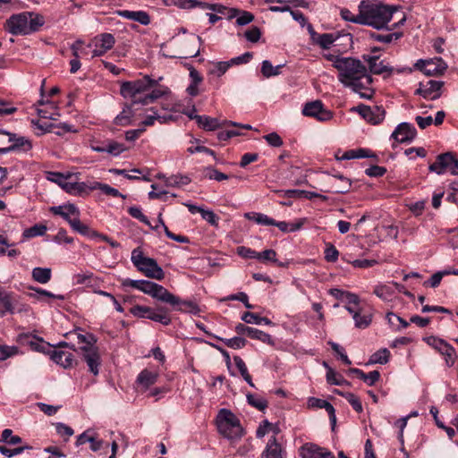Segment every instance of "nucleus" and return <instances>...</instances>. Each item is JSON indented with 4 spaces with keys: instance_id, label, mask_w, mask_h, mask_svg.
Instances as JSON below:
<instances>
[{
    "instance_id": "nucleus-60",
    "label": "nucleus",
    "mask_w": 458,
    "mask_h": 458,
    "mask_svg": "<svg viewBox=\"0 0 458 458\" xmlns=\"http://www.w3.org/2000/svg\"><path fill=\"white\" fill-rule=\"evenodd\" d=\"M19 353L16 346L0 345V360H4Z\"/></svg>"
},
{
    "instance_id": "nucleus-6",
    "label": "nucleus",
    "mask_w": 458,
    "mask_h": 458,
    "mask_svg": "<svg viewBox=\"0 0 458 458\" xmlns=\"http://www.w3.org/2000/svg\"><path fill=\"white\" fill-rule=\"evenodd\" d=\"M216 423L219 433L231 441L238 440L243 436L239 419L229 410L219 411Z\"/></svg>"
},
{
    "instance_id": "nucleus-27",
    "label": "nucleus",
    "mask_w": 458,
    "mask_h": 458,
    "mask_svg": "<svg viewBox=\"0 0 458 458\" xmlns=\"http://www.w3.org/2000/svg\"><path fill=\"white\" fill-rule=\"evenodd\" d=\"M136 105L137 104H133V102H131L130 105L124 106L123 111L114 118L115 124L120 126L130 125L132 122V117L134 116Z\"/></svg>"
},
{
    "instance_id": "nucleus-49",
    "label": "nucleus",
    "mask_w": 458,
    "mask_h": 458,
    "mask_svg": "<svg viewBox=\"0 0 458 458\" xmlns=\"http://www.w3.org/2000/svg\"><path fill=\"white\" fill-rule=\"evenodd\" d=\"M402 37V33L394 32L388 34H380L377 32H371L370 38L375 41L382 42V43H391L394 39H398Z\"/></svg>"
},
{
    "instance_id": "nucleus-9",
    "label": "nucleus",
    "mask_w": 458,
    "mask_h": 458,
    "mask_svg": "<svg viewBox=\"0 0 458 458\" xmlns=\"http://www.w3.org/2000/svg\"><path fill=\"white\" fill-rule=\"evenodd\" d=\"M83 360L87 363L89 370L95 376L99 373L100 355L97 346L84 345L80 348Z\"/></svg>"
},
{
    "instance_id": "nucleus-62",
    "label": "nucleus",
    "mask_w": 458,
    "mask_h": 458,
    "mask_svg": "<svg viewBox=\"0 0 458 458\" xmlns=\"http://www.w3.org/2000/svg\"><path fill=\"white\" fill-rule=\"evenodd\" d=\"M262 262H276V252L274 250H265L261 252H258L257 259Z\"/></svg>"
},
{
    "instance_id": "nucleus-12",
    "label": "nucleus",
    "mask_w": 458,
    "mask_h": 458,
    "mask_svg": "<svg viewBox=\"0 0 458 458\" xmlns=\"http://www.w3.org/2000/svg\"><path fill=\"white\" fill-rule=\"evenodd\" d=\"M174 4L179 7L184 9H191L195 7H200L201 9H208L222 15H225L227 11V7L220 4H207L204 2H199L198 0H175Z\"/></svg>"
},
{
    "instance_id": "nucleus-4",
    "label": "nucleus",
    "mask_w": 458,
    "mask_h": 458,
    "mask_svg": "<svg viewBox=\"0 0 458 458\" xmlns=\"http://www.w3.org/2000/svg\"><path fill=\"white\" fill-rule=\"evenodd\" d=\"M44 24V18L31 12L12 15L5 22L6 30L13 35H28Z\"/></svg>"
},
{
    "instance_id": "nucleus-59",
    "label": "nucleus",
    "mask_w": 458,
    "mask_h": 458,
    "mask_svg": "<svg viewBox=\"0 0 458 458\" xmlns=\"http://www.w3.org/2000/svg\"><path fill=\"white\" fill-rule=\"evenodd\" d=\"M374 293L384 301H388L393 295V291L387 285H377L374 289Z\"/></svg>"
},
{
    "instance_id": "nucleus-53",
    "label": "nucleus",
    "mask_w": 458,
    "mask_h": 458,
    "mask_svg": "<svg viewBox=\"0 0 458 458\" xmlns=\"http://www.w3.org/2000/svg\"><path fill=\"white\" fill-rule=\"evenodd\" d=\"M336 37L332 33L318 35L316 43L322 48L327 49L335 41Z\"/></svg>"
},
{
    "instance_id": "nucleus-55",
    "label": "nucleus",
    "mask_w": 458,
    "mask_h": 458,
    "mask_svg": "<svg viewBox=\"0 0 458 458\" xmlns=\"http://www.w3.org/2000/svg\"><path fill=\"white\" fill-rule=\"evenodd\" d=\"M15 299L12 298L10 295L7 294L0 297V302L4 308V310L1 311V314L4 315L6 312H9L11 314L15 313Z\"/></svg>"
},
{
    "instance_id": "nucleus-42",
    "label": "nucleus",
    "mask_w": 458,
    "mask_h": 458,
    "mask_svg": "<svg viewBox=\"0 0 458 458\" xmlns=\"http://www.w3.org/2000/svg\"><path fill=\"white\" fill-rule=\"evenodd\" d=\"M75 284H85L87 287H93L97 283V278L93 273H80L73 276Z\"/></svg>"
},
{
    "instance_id": "nucleus-2",
    "label": "nucleus",
    "mask_w": 458,
    "mask_h": 458,
    "mask_svg": "<svg viewBox=\"0 0 458 458\" xmlns=\"http://www.w3.org/2000/svg\"><path fill=\"white\" fill-rule=\"evenodd\" d=\"M157 81L146 75L132 81H125L121 85L120 92L125 98H131L133 104L148 105L168 93L165 87L154 88Z\"/></svg>"
},
{
    "instance_id": "nucleus-46",
    "label": "nucleus",
    "mask_w": 458,
    "mask_h": 458,
    "mask_svg": "<svg viewBox=\"0 0 458 458\" xmlns=\"http://www.w3.org/2000/svg\"><path fill=\"white\" fill-rule=\"evenodd\" d=\"M151 114H148L142 121V128L153 125L155 121H158L160 123H164L167 121V119L171 118V116L159 115L157 111L155 109H151Z\"/></svg>"
},
{
    "instance_id": "nucleus-29",
    "label": "nucleus",
    "mask_w": 458,
    "mask_h": 458,
    "mask_svg": "<svg viewBox=\"0 0 458 458\" xmlns=\"http://www.w3.org/2000/svg\"><path fill=\"white\" fill-rule=\"evenodd\" d=\"M151 297L170 305H172V303H176L177 301V296L174 295L164 286L158 284L155 286Z\"/></svg>"
},
{
    "instance_id": "nucleus-40",
    "label": "nucleus",
    "mask_w": 458,
    "mask_h": 458,
    "mask_svg": "<svg viewBox=\"0 0 458 458\" xmlns=\"http://www.w3.org/2000/svg\"><path fill=\"white\" fill-rule=\"evenodd\" d=\"M242 320L244 321L247 324H255V325H261L265 324L267 326L272 325V321L265 317H260L256 313H252L250 311H246L242 315Z\"/></svg>"
},
{
    "instance_id": "nucleus-39",
    "label": "nucleus",
    "mask_w": 458,
    "mask_h": 458,
    "mask_svg": "<svg viewBox=\"0 0 458 458\" xmlns=\"http://www.w3.org/2000/svg\"><path fill=\"white\" fill-rule=\"evenodd\" d=\"M52 271L48 267H34L32 269V278L39 284H47L51 279Z\"/></svg>"
},
{
    "instance_id": "nucleus-56",
    "label": "nucleus",
    "mask_w": 458,
    "mask_h": 458,
    "mask_svg": "<svg viewBox=\"0 0 458 458\" xmlns=\"http://www.w3.org/2000/svg\"><path fill=\"white\" fill-rule=\"evenodd\" d=\"M125 147L116 141L109 140L106 142V153L113 156H118L125 150Z\"/></svg>"
},
{
    "instance_id": "nucleus-13",
    "label": "nucleus",
    "mask_w": 458,
    "mask_h": 458,
    "mask_svg": "<svg viewBox=\"0 0 458 458\" xmlns=\"http://www.w3.org/2000/svg\"><path fill=\"white\" fill-rule=\"evenodd\" d=\"M0 133H4L8 135V141L11 143L9 147L0 148V155L7 154L11 151L21 150V151H29L31 149L32 145L30 141L25 137H16L14 134H11L5 131H0Z\"/></svg>"
},
{
    "instance_id": "nucleus-23",
    "label": "nucleus",
    "mask_w": 458,
    "mask_h": 458,
    "mask_svg": "<svg viewBox=\"0 0 458 458\" xmlns=\"http://www.w3.org/2000/svg\"><path fill=\"white\" fill-rule=\"evenodd\" d=\"M39 106H44V108L38 109V114L45 119L56 120L59 116L57 105L50 100H44L41 98L38 100Z\"/></svg>"
},
{
    "instance_id": "nucleus-25",
    "label": "nucleus",
    "mask_w": 458,
    "mask_h": 458,
    "mask_svg": "<svg viewBox=\"0 0 458 458\" xmlns=\"http://www.w3.org/2000/svg\"><path fill=\"white\" fill-rule=\"evenodd\" d=\"M433 341L435 348L437 349L441 354L445 356L447 365H454L455 358L454 348L442 339H434Z\"/></svg>"
},
{
    "instance_id": "nucleus-7",
    "label": "nucleus",
    "mask_w": 458,
    "mask_h": 458,
    "mask_svg": "<svg viewBox=\"0 0 458 458\" xmlns=\"http://www.w3.org/2000/svg\"><path fill=\"white\" fill-rule=\"evenodd\" d=\"M131 260L134 267L147 277L162 280L165 277V272L157 262L152 259L144 256L140 248L131 251Z\"/></svg>"
},
{
    "instance_id": "nucleus-1",
    "label": "nucleus",
    "mask_w": 458,
    "mask_h": 458,
    "mask_svg": "<svg viewBox=\"0 0 458 458\" xmlns=\"http://www.w3.org/2000/svg\"><path fill=\"white\" fill-rule=\"evenodd\" d=\"M324 56L336 69L337 79L344 87L359 94L361 98L369 99L373 97L372 77L360 60L334 54H327Z\"/></svg>"
},
{
    "instance_id": "nucleus-52",
    "label": "nucleus",
    "mask_w": 458,
    "mask_h": 458,
    "mask_svg": "<svg viewBox=\"0 0 458 458\" xmlns=\"http://www.w3.org/2000/svg\"><path fill=\"white\" fill-rule=\"evenodd\" d=\"M340 15L346 21L362 25V13L360 11L358 14H353L350 10L344 8L340 11Z\"/></svg>"
},
{
    "instance_id": "nucleus-15",
    "label": "nucleus",
    "mask_w": 458,
    "mask_h": 458,
    "mask_svg": "<svg viewBox=\"0 0 458 458\" xmlns=\"http://www.w3.org/2000/svg\"><path fill=\"white\" fill-rule=\"evenodd\" d=\"M18 342L23 345H29L33 351L46 353L48 352L50 344L43 340L41 337H38L31 334H20L18 335Z\"/></svg>"
},
{
    "instance_id": "nucleus-33",
    "label": "nucleus",
    "mask_w": 458,
    "mask_h": 458,
    "mask_svg": "<svg viewBox=\"0 0 458 458\" xmlns=\"http://www.w3.org/2000/svg\"><path fill=\"white\" fill-rule=\"evenodd\" d=\"M172 306L178 311L190 312L197 314L199 312V306L191 301H184L177 297L176 303H172Z\"/></svg>"
},
{
    "instance_id": "nucleus-61",
    "label": "nucleus",
    "mask_w": 458,
    "mask_h": 458,
    "mask_svg": "<svg viewBox=\"0 0 458 458\" xmlns=\"http://www.w3.org/2000/svg\"><path fill=\"white\" fill-rule=\"evenodd\" d=\"M2 441L9 445H17L21 442V438L19 436L13 435L12 429L5 428L2 432Z\"/></svg>"
},
{
    "instance_id": "nucleus-14",
    "label": "nucleus",
    "mask_w": 458,
    "mask_h": 458,
    "mask_svg": "<svg viewBox=\"0 0 458 458\" xmlns=\"http://www.w3.org/2000/svg\"><path fill=\"white\" fill-rule=\"evenodd\" d=\"M415 127L409 123H402L394 129L391 138L398 143H409L416 137Z\"/></svg>"
},
{
    "instance_id": "nucleus-58",
    "label": "nucleus",
    "mask_w": 458,
    "mask_h": 458,
    "mask_svg": "<svg viewBox=\"0 0 458 458\" xmlns=\"http://www.w3.org/2000/svg\"><path fill=\"white\" fill-rule=\"evenodd\" d=\"M247 400L251 406L257 408L259 411H264L267 407V402L265 399L257 397L254 394H247Z\"/></svg>"
},
{
    "instance_id": "nucleus-11",
    "label": "nucleus",
    "mask_w": 458,
    "mask_h": 458,
    "mask_svg": "<svg viewBox=\"0 0 458 458\" xmlns=\"http://www.w3.org/2000/svg\"><path fill=\"white\" fill-rule=\"evenodd\" d=\"M94 40L95 48L92 51V58L104 55L115 44V38L111 33H101Z\"/></svg>"
},
{
    "instance_id": "nucleus-5",
    "label": "nucleus",
    "mask_w": 458,
    "mask_h": 458,
    "mask_svg": "<svg viewBox=\"0 0 458 458\" xmlns=\"http://www.w3.org/2000/svg\"><path fill=\"white\" fill-rule=\"evenodd\" d=\"M49 211L53 215L60 216L64 219L74 232L83 236H91V233L92 235L96 234L87 225L81 222V211L74 204L65 203L53 206L49 208Z\"/></svg>"
},
{
    "instance_id": "nucleus-17",
    "label": "nucleus",
    "mask_w": 458,
    "mask_h": 458,
    "mask_svg": "<svg viewBox=\"0 0 458 458\" xmlns=\"http://www.w3.org/2000/svg\"><path fill=\"white\" fill-rule=\"evenodd\" d=\"M358 111L365 120L373 124L379 123L385 117V110L380 106L370 107L360 105L358 106Z\"/></svg>"
},
{
    "instance_id": "nucleus-38",
    "label": "nucleus",
    "mask_w": 458,
    "mask_h": 458,
    "mask_svg": "<svg viewBox=\"0 0 458 458\" xmlns=\"http://www.w3.org/2000/svg\"><path fill=\"white\" fill-rule=\"evenodd\" d=\"M305 222L306 218H301L294 223H288L285 221H276V224H274V225L276 226L283 233H289L300 230Z\"/></svg>"
},
{
    "instance_id": "nucleus-44",
    "label": "nucleus",
    "mask_w": 458,
    "mask_h": 458,
    "mask_svg": "<svg viewBox=\"0 0 458 458\" xmlns=\"http://www.w3.org/2000/svg\"><path fill=\"white\" fill-rule=\"evenodd\" d=\"M14 246V242H9L8 238L4 234H0V255L7 254L9 258H15L21 254V251L16 249L6 250L4 247Z\"/></svg>"
},
{
    "instance_id": "nucleus-22",
    "label": "nucleus",
    "mask_w": 458,
    "mask_h": 458,
    "mask_svg": "<svg viewBox=\"0 0 458 458\" xmlns=\"http://www.w3.org/2000/svg\"><path fill=\"white\" fill-rule=\"evenodd\" d=\"M122 285L124 287H131L137 289L145 294L152 295L155 286L157 283L147 281V280H133L130 278H126L122 282Z\"/></svg>"
},
{
    "instance_id": "nucleus-8",
    "label": "nucleus",
    "mask_w": 458,
    "mask_h": 458,
    "mask_svg": "<svg viewBox=\"0 0 458 458\" xmlns=\"http://www.w3.org/2000/svg\"><path fill=\"white\" fill-rule=\"evenodd\" d=\"M302 114L305 116L314 117L319 122H327L332 119L333 114L324 107L320 100H315L305 104Z\"/></svg>"
},
{
    "instance_id": "nucleus-19",
    "label": "nucleus",
    "mask_w": 458,
    "mask_h": 458,
    "mask_svg": "<svg viewBox=\"0 0 458 458\" xmlns=\"http://www.w3.org/2000/svg\"><path fill=\"white\" fill-rule=\"evenodd\" d=\"M417 66L428 76L442 74L446 69V64L441 59H437L436 61L420 60V63L417 64Z\"/></svg>"
},
{
    "instance_id": "nucleus-31",
    "label": "nucleus",
    "mask_w": 458,
    "mask_h": 458,
    "mask_svg": "<svg viewBox=\"0 0 458 458\" xmlns=\"http://www.w3.org/2000/svg\"><path fill=\"white\" fill-rule=\"evenodd\" d=\"M348 374L356 375L369 386H373L380 377V373L377 370H373L366 374L361 369L356 368L350 369Z\"/></svg>"
},
{
    "instance_id": "nucleus-20",
    "label": "nucleus",
    "mask_w": 458,
    "mask_h": 458,
    "mask_svg": "<svg viewBox=\"0 0 458 458\" xmlns=\"http://www.w3.org/2000/svg\"><path fill=\"white\" fill-rule=\"evenodd\" d=\"M454 155L451 152H445L437 157L436 161L431 164L428 167L430 172H434L437 174H443L449 170Z\"/></svg>"
},
{
    "instance_id": "nucleus-30",
    "label": "nucleus",
    "mask_w": 458,
    "mask_h": 458,
    "mask_svg": "<svg viewBox=\"0 0 458 458\" xmlns=\"http://www.w3.org/2000/svg\"><path fill=\"white\" fill-rule=\"evenodd\" d=\"M261 458H284L281 445L278 444L276 437L268 440Z\"/></svg>"
},
{
    "instance_id": "nucleus-43",
    "label": "nucleus",
    "mask_w": 458,
    "mask_h": 458,
    "mask_svg": "<svg viewBox=\"0 0 458 458\" xmlns=\"http://www.w3.org/2000/svg\"><path fill=\"white\" fill-rule=\"evenodd\" d=\"M63 189L72 195H81L87 191V182H67L63 185Z\"/></svg>"
},
{
    "instance_id": "nucleus-36",
    "label": "nucleus",
    "mask_w": 458,
    "mask_h": 458,
    "mask_svg": "<svg viewBox=\"0 0 458 458\" xmlns=\"http://www.w3.org/2000/svg\"><path fill=\"white\" fill-rule=\"evenodd\" d=\"M195 119L199 125L208 131H215L222 126L218 119L207 115H195Z\"/></svg>"
},
{
    "instance_id": "nucleus-28",
    "label": "nucleus",
    "mask_w": 458,
    "mask_h": 458,
    "mask_svg": "<svg viewBox=\"0 0 458 458\" xmlns=\"http://www.w3.org/2000/svg\"><path fill=\"white\" fill-rule=\"evenodd\" d=\"M51 359L65 369L72 367L74 363L72 353L65 351H53Z\"/></svg>"
},
{
    "instance_id": "nucleus-10",
    "label": "nucleus",
    "mask_w": 458,
    "mask_h": 458,
    "mask_svg": "<svg viewBox=\"0 0 458 458\" xmlns=\"http://www.w3.org/2000/svg\"><path fill=\"white\" fill-rule=\"evenodd\" d=\"M235 332L240 335H247L251 339L259 340L264 344L274 345V340L272 336L258 328L245 326L244 324L239 323L235 327Z\"/></svg>"
},
{
    "instance_id": "nucleus-21",
    "label": "nucleus",
    "mask_w": 458,
    "mask_h": 458,
    "mask_svg": "<svg viewBox=\"0 0 458 458\" xmlns=\"http://www.w3.org/2000/svg\"><path fill=\"white\" fill-rule=\"evenodd\" d=\"M364 60L369 64V72L373 74H384L387 72L390 75L393 72V68L386 65L384 61H379V57L377 55H363Z\"/></svg>"
},
{
    "instance_id": "nucleus-34",
    "label": "nucleus",
    "mask_w": 458,
    "mask_h": 458,
    "mask_svg": "<svg viewBox=\"0 0 458 458\" xmlns=\"http://www.w3.org/2000/svg\"><path fill=\"white\" fill-rule=\"evenodd\" d=\"M158 375L148 369H143L137 377V382L144 388H148L154 385L157 380Z\"/></svg>"
},
{
    "instance_id": "nucleus-24",
    "label": "nucleus",
    "mask_w": 458,
    "mask_h": 458,
    "mask_svg": "<svg viewBox=\"0 0 458 458\" xmlns=\"http://www.w3.org/2000/svg\"><path fill=\"white\" fill-rule=\"evenodd\" d=\"M308 407L313 409H325L329 415L330 421L333 425L335 424V410L333 405L326 400L310 397L308 399Z\"/></svg>"
},
{
    "instance_id": "nucleus-54",
    "label": "nucleus",
    "mask_w": 458,
    "mask_h": 458,
    "mask_svg": "<svg viewBox=\"0 0 458 458\" xmlns=\"http://www.w3.org/2000/svg\"><path fill=\"white\" fill-rule=\"evenodd\" d=\"M152 310L153 309L147 306L135 305L130 309V313L136 318H149Z\"/></svg>"
},
{
    "instance_id": "nucleus-3",
    "label": "nucleus",
    "mask_w": 458,
    "mask_h": 458,
    "mask_svg": "<svg viewBox=\"0 0 458 458\" xmlns=\"http://www.w3.org/2000/svg\"><path fill=\"white\" fill-rule=\"evenodd\" d=\"M362 13V25L370 26L377 30L387 29L388 22L398 12L394 5H386L375 0H362L358 6Z\"/></svg>"
},
{
    "instance_id": "nucleus-41",
    "label": "nucleus",
    "mask_w": 458,
    "mask_h": 458,
    "mask_svg": "<svg viewBox=\"0 0 458 458\" xmlns=\"http://www.w3.org/2000/svg\"><path fill=\"white\" fill-rule=\"evenodd\" d=\"M244 216L249 220H253L259 225H274L276 224V220L269 217L267 215H265L263 213H257V212H251V213H246Z\"/></svg>"
},
{
    "instance_id": "nucleus-26",
    "label": "nucleus",
    "mask_w": 458,
    "mask_h": 458,
    "mask_svg": "<svg viewBox=\"0 0 458 458\" xmlns=\"http://www.w3.org/2000/svg\"><path fill=\"white\" fill-rule=\"evenodd\" d=\"M118 15L131 21H138L142 25H148L150 23L149 15L144 11H118Z\"/></svg>"
},
{
    "instance_id": "nucleus-32",
    "label": "nucleus",
    "mask_w": 458,
    "mask_h": 458,
    "mask_svg": "<svg viewBox=\"0 0 458 458\" xmlns=\"http://www.w3.org/2000/svg\"><path fill=\"white\" fill-rule=\"evenodd\" d=\"M335 182L332 183V191L335 193H347L351 189V180L342 174L333 176Z\"/></svg>"
},
{
    "instance_id": "nucleus-45",
    "label": "nucleus",
    "mask_w": 458,
    "mask_h": 458,
    "mask_svg": "<svg viewBox=\"0 0 458 458\" xmlns=\"http://www.w3.org/2000/svg\"><path fill=\"white\" fill-rule=\"evenodd\" d=\"M47 231V227L45 225L42 224H37L33 226L27 228L23 231V237L24 238H34L37 236H43Z\"/></svg>"
},
{
    "instance_id": "nucleus-35",
    "label": "nucleus",
    "mask_w": 458,
    "mask_h": 458,
    "mask_svg": "<svg viewBox=\"0 0 458 458\" xmlns=\"http://www.w3.org/2000/svg\"><path fill=\"white\" fill-rule=\"evenodd\" d=\"M205 333L223 343H225V344L229 347V348H232V349H242L243 348L246 344H247V341L241 337V336H235V337H233V338H222V337H219V336H216V335H213L212 334L205 331Z\"/></svg>"
},
{
    "instance_id": "nucleus-37",
    "label": "nucleus",
    "mask_w": 458,
    "mask_h": 458,
    "mask_svg": "<svg viewBox=\"0 0 458 458\" xmlns=\"http://www.w3.org/2000/svg\"><path fill=\"white\" fill-rule=\"evenodd\" d=\"M375 157V155L369 149L358 148L345 151L339 159L350 160L354 158Z\"/></svg>"
},
{
    "instance_id": "nucleus-18",
    "label": "nucleus",
    "mask_w": 458,
    "mask_h": 458,
    "mask_svg": "<svg viewBox=\"0 0 458 458\" xmlns=\"http://www.w3.org/2000/svg\"><path fill=\"white\" fill-rule=\"evenodd\" d=\"M301 455L302 458H335L330 451L311 443L301 446Z\"/></svg>"
},
{
    "instance_id": "nucleus-48",
    "label": "nucleus",
    "mask_w": 458,
    "mask_h": 458,
    "mask_svg": "<svg viewBox=\"0 0 458 458\" xmlns=\"http://www.w3.org/2000/svg\"><path fill=\"white\" fill-rule=\"evenodd\" d=\"M352 318L357 328L364 329L367 328L371 324L372 315L361 314L360 310L359 313L354 314V317Z\"/></svg>"
},
{
    "instance_id": "nucleus-16",
    "label": "nucleus",
    "mask_w": 458,
    "mask_h": 458,
    "mask_svg": "<svg viewBox=\"0 0 458 458\" xmlns=\"http://www.w3.org/2000/svg\"><path fill=\"white\" fill-rule=\"evenodd\" d=\"M442 86V81L429 80L426 83H420L416 94L422 96L424 98L436 100L440 97Z\"/></svg>"
},
{
    "instance_id": "nucleus-57",
    "label": "nucleus",
    "mask_w": 458,
    "mask_h": 458,
    "mask_svg": "<svg viewBox=\"0 0 458 458\" xmlns=\"http://www.w3.org/2000/svg\"><path fill=\"white\" fill-rule=\"evenodd\" d=\"M338 394H342L348 401V403L352 405V407L353 408L354 411H356L357 412H361L363 411L362 404H361L360 398L358 396H356L354 394H352V393L342 394L340 392H338Z\"/></svg>"
},
{
    "instance_id": "nucleus-50",
    "label": "nucleus",
    "mask_w": 458,
    "mask_h": 458,
    "mask_svg": "<svg viewBox=\"0 0 458 458\" xmlns=\"http://www.w3.org/2000/svg\"><path fill=\"white\" fill-rule=\"evenodd\" d=\"M281 68L282 65L273 66L270 61L265 60L262 62L261 72L266 78H269L278 75L280 73Z\"/></svg>"
},
{
    "instance_id": "nucleus-47",
    "label": "nucleus",
    "mask_w": 458,
    "mask_h": 458,
    "mask_svg": "<svg viewBox=\"0 0 458 458\" xmlns=\"http://www.w3.org/2000/svg\"><path fill=\"white\" fill-rule=\"evenodd\" d=\"M191 179L186 175H172L165 180V185L168 187H180L189 184Z\"/></svg>"
},
{
    "instance_id": "nucleus-63",
    "label": "nucleus",
    "mask_w": 458,
    "mask_h": 458,
    "mask_svg": "<svg viewBox=\"0 0 458 458\" xmlns=\"http://www.w3.org/2000/svg\"><path fill=\"white\" fill-rule=\"evenodd\" d=\"M207 173H206V176L210 179V180H215V181H217V182H221V181H224V180H226L228 179V175L222 173V172H219L218 170L216 169H214L212 167H208L206 169Z\"/></svg>"
},
{
    "instance_id": "nucleus-64",
    "label": "nucleus",
    "mask_w": 458,
    "mask_h": 458,
    "mask_svg": "<svg viewBox=\"0 0 458 458\" xmlns=\"http://www.w3.org/2000/svg\"><path fill=\"white\" fill-rule=\"evenodd\" d=\"M128 213L134 218L140 220L143 224L147 225H150V223L148 217L142 213L141 209L139 207H131L128 209Z\"/></svg>"
},
{
    "instance_id": "nucleus-51",
    "label": "nucleus",
    "mask_w": 458,
    "mask_h": 458,
    "mask_svg": "<svg viewBox=\"0 0 458 458\" xmlns=\"http://www.w3.org/2000/svg\"><path fill=\"white\" fill-rule=\"evenodd\" d=\"M390 356V352L386 349H380L375 353H373L369 359V363H379V364H386Z\"/></svg>"
}]
</instances>
